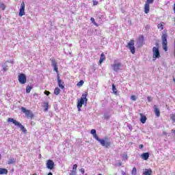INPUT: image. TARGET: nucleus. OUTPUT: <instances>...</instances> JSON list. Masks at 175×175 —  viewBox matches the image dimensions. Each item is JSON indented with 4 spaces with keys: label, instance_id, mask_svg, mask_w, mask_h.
<instances>
[{
    "label": "nucleus",
    "instance_id": "f257e3e1",
    "mask_svg": "<svg viewBox=\"0 0 175 175\" xmlns=\"http://www.w3.org/2000/svg\"><path fill=\"white\" fill-rule=\"evenodd\" d=\"M87 95H88V93L85 92L82 94L80 99H78L77 101V109L78 111H81V107H83V105H87V101L88 99H87Z\"/></svg>",
    "mask_w": 175,
    "mask_h": 175
},
{
    "label": "nucleus",
    "instance_id": "f03ea898",
    "mask_svg": "<svg viewBox=\"0 0 175 175\" xmlns=\"http://www.w3.org/2000/svg\"><path fill=\"white\" fill-rule=\"evenodd\" d=\"M93 136H94V139H96V140L99 142L100 144H101L103 146V147L109 148V147H110V146H111V142H110V141H108L107 139L105 140L103 139H100V138H99V137H98V135H96V134H94Z\"/></svg>",
    "mask_w": 175,
    "mask_h": 175
},
{
    "label": "nucleus",
    "instance_id": "7ed1b4c3",
    "mask_svg": "<svg viewBox=\"0 0 175 175\" xmlns=\"http://www.w3.org/2000/svg\"><path fill=\"white\" fill-rule=\"evenodd\" d=\"M8 122H13V124H14V125H16V126H18L20 128V129L22 131V132H23V133H27V129H25V127L24 126H23V124H21V123H20L19 122H17V120L10 118L8 119Z\"/></svg>",
    "mask_w": 175,
    "mask_h": 175
},
{
    "label": "nucleus",
    "instance_id": "20e7f679",
    "mask_svg": "<svg viewBox=\"0 0 175 175\" xmlns=\"http://www.w3.org/2000/svg\"><path fill=\"white\" fill-rule=\"evenodd\" d=\"M162 46L165 51H167V34L163 33L161 36Z\"/></svg>",
    "mask_w": 175,
    "mask_h": 175
},
{
    "label": "nucleus",
    "instance_id": "39448f33",
    "mask_svg": "<svg viewBox=\"0 0 175 175\" xmlns=\"http://www.w3.org/2000/svg\"><path fill=\"white\" fill-rule=\"evenodd\" d=\"M152 59L153 61H155L157 58H160L161 57V53H159V48L157 46H154L152 49Z\"/></svg>",
    "mask_w": 175,
    "mask_h": 175
},
{
    "label": "nucleus",
    "instance_id": "423d86ee",
    "mask_svg": "<svg viewBox=\"0 0 175 175\" xmlns=\"http://www.w3.org/2000/svg\"><path fill=\"white\" fill-rule=\"evenodd\" d=\"M154 3V0H146L144 5V12L146 14L150 12V4Z\"/></svg>",
    "mask_w": 175,
    "mask_h": 175
},
{
    "label": "nucleus",
    "instance_id": "0eeeda50",
    "mask_svg": "<svg viewBox=\"0 0 175 175\" xmlns=\"http://www.w3.org/2000/svg\"><path fill=\"white\" fill-rule=\"evenodd\" d=\"M21 111L25 114L27 118H32V117H33V115L32 114V112L31 111V110H28L27 109V108L24 107H21Z\"/></svg>",
    "mask_w": 175,
    "mask_h": 175
},
{
    "label": "nucleus",
    "instance_id": "6e6552de",
    "mask_svg": "<svg viewBox=\"0 0 175 175\" xmlns=\"http://www.w3.org/2000/svg\"><path fill=\"white\" fill-rule=\"evenodd\" d=\"M128 49H129L132 54H135V41L131 40L127 45Z\"/></svg>",
    "mask_w": 175,
    "mask_h": 175
},
{
    "label": "nucleus",
    "instance_id": "1a4fd4ad",
    "mask_svg": "<svg viewBox=\"0 0 175 175\" xmlns=\"http://www.w3.org/2000/svg\"><path fill=\"white\" fill-rule=\"evenodd\" d=\"M121 63L114 62V64H111V66L114 72H118L119 70H121Z\"/></svg>",
    "mask_w": 175,
    "mask_h": 175
},
{
    "label": "nucleus",
    "instance_id": "9d476101",
    "mask_svg": "<svg viewBox=\"0 0 175 175\" xmlns=\"http://www.w3.org/2000/svg\"><path fill=\"white\" fill-rule=\"evenodd\" d=\"M18 81L21 84H25L27 83V76L25 74L19 75Z\"/></svg>",
    "mask_w": 175,
    "mask_h": 175
},
{
    "label": "nucleus",
    "instance_id": "9b49d317",
    "mask_svg": "<svg viewBox=\"0 0 175 175\" xmlns=\"http://www.w3.org/2000/svg\"><path fill=\"white\" fill-rule=\"evenodd\" d=\"M25 14V3L24 2L21 3V8L19 10V16L20 17H23Z\"/></svg>",
    "mask_w": 175,
    "mask_h": 175
},
{
    "label": "nucleus",
    "instance_id": "f8f14e48",
    "mask_svg": "<svg viewBox=\"0 0 175 175\" xmlns=\"http://www.w3.org/2000/svg\"><path fill=\"white\" fill-rule=\"evenodd\" d=\"M46 167L50 170H53V169H54V161L52 160H48L46 161Z\"/></svg>",
    "mask_w": 175,
    "mask_h": 175
},
{
    "label": "nucleus",
    "instance_id": "ddd939ff",
    "mask_svg": "<svg viewBox=\"0 0 175 175\" xmlns=\"http://www.w3.org/2000/svg\"><path fill=\"white\" fill-rule=\"evenodd\" d=\"M57 84L62 90H65V86L64 85V81L59 79V74H57Z\"/></svg>",
    "mask_w": 175,
    "mask_h": 175
},
{
    "label": "nucleus",
    "instance_id": "4468645a",
    "mask_svg": "<svg viewBox=\"0 0 175 175\" xmlns=\"http://www.w3.org/2000/svg\"><path fill=\"white\" fill-rule=\"evenodd\" d=\"M144 42V37L143 36H140L139 39L137 40V44L139 47H142L143 46V43Z\"/></svg>",
    "mask_w": 175,
    "mask_h": 175
},
{
    "label": "nucleus",
    "instance_id": "2eb2a0df",
    "mask_svg": "<svg viewBox=\"0 0 175 175\" xmlns=\"http://www.w3.org/2000/svg\"><path fill=\"white\" fill-rule=\"evenodd\" d=\"M141 158L144 161H147V159L150 158V153L149 152L143 153L142 154H141Z\"/></svg>",
    "mask_w": 175,
    "mask_h": 175
},
{
    "label": "nucleus",
    "instance_id": "dca6fc26",
    "mask_svg": "<svg viewBox=\"0 0 175 175\" xmlns=\"http://www.w3.org/2000/svg\"><path fill=\"white\" fill-rule=\"evenodd\" d=\"M139 116L141 117L140 122L142 124H146V121H147V118L146 116L143 115V113H139Z\"/></svg>",
    "mask_w": 175,
    "mask_h": 175
},
{
    "label": "nucleus",
    "instance_id": "f3484780",
    "mask_svg": "<svg viewBox=\"0 0 175 175\" xmlns=\"http://www.w3.org/2000/svg\"><path fill=\"white\" fill-rule=\"evenodd\" d=\"M144 175H151L152 174V170L151 169H145L143 171Z\"/></svg>",
    "mask_w": 175,
    "mask_h": 175
},
{
    "label": "nucleus",
    "instance_id": "a211bd4d",
    "mask_svg": "<svg viewBox=\"0 0 175 175\" xmlns=\"http://www.w3.org/2000/svg\"><path fill=\"white\" fill-rule=\"evenodd\" d=\"M42 107H44V111H49V103L44 101L42 104Z\"/></svg>",
    "mask_w": 175,
    "mask_h": 175
},
{
    "label": "nucleus",
    "instance_id": "6ab92c4d",
    "mask_svg": "<svg viewBox=\"0 0 175 175\" xmlns=\"http://www.w3.org/2000/svg\"><path fill=\"white\" fill-rule=\"evenodd\" d=\"M154 114L157 116V117H159V116H161V112L159 111V109L157 107V105L154 106Z\"/></svg>",
    "mask_w": 175,
    "mask_h": 175
},
{
    "label": "nucleus",
    "instance_id": "aec40b11",
    "mask_svg": "<svg viewBox=\"0 0 175 175\" xmlns=\"http://www.w3.org/2000/svg\"><path fill=\"white\" fill-rule=\"evenodd\" d=\"M0 174H8V170L6 168H0Z\"/></svg>",
    "mask_w": 175,
    "mask_h": 175
},
{
    "label": "nucleus",
    "instance_id": "412c9836",
    "mask_svg": "<svg viewBox=\"0 0 175 175\" xmlns=\"http://www.w3.org/2000/svg\"><path fill=\"white\" fill-rule=\"evenodd\" d=\"M104 59H106V57H105V53H101L100 57L99 59V64H102V62H103Z\"/></svg>",
    "mask_w": 175,
    "mask_h": 175
},
{
    "label": "nucleus",
    "instance_id": "4be33fe9",
    "mask_svg": "<svg viewBox=\"0 0 175 175\" xmlns=\"http://www.w3.org/2000/svg\"><path fill=\"white\" fill-rule=\"evenodd\" d=\"M13 163H16V159H10L8 161V165H13Z\"/></svg>",
    "mask_w": 175,
    "mask_h": 175
},
{
    "label": "nucleus",
    "instance_id": "5701e85b",
    "mask_svg": "<svg viewBox=\"0 0 175 175\" xmlns=\"http://www.w3.org/2000/svg\"><path fill=\"white\" fill-rule=\"evenodd\" d=\"M61 92V90L59 89V88H55L54 90L55 95H59V93Z\"/></svg>",
    "mask_w": 175,
    "mask_h": 175
},
{
    "label": "nucleus",
    "instance_id": "b1692460",
    "mask_svg": "<svg viewBox=\"0 0 175 175\" xmlns=\"http://www.w3.org/2000/svg\"><path fill=\"white\" fill-rule=\"evenodd\" d=\"M131 174L132 175H136L137 174V170L136 169V167H133L132 171H131Z\"/></svg>",
    "mask_w": 175,
    "mask_h": 175
},
{
    "label": "nucleus",
    "instance_id": "393cba45",
    "mask_svg": "<svg viewBox=\"0 0 175 175\" xmlns=\"http://www.w3.org/2000/svg\"><path fill=\"white\" fill-rule=\"evenodd\" d=\"M5 8H6V5H5V3H0V9L1 10H5Z\"/></svg>",
    "mask_w": 175,
    "mask_h": 175
},
{
    "label": "nucleus",
    "instance_id": "a878e982",
    "mask_svg": "<svg viewBox=\"0 0 175 175\" xmlns=\"http://www.w3.org/2000/svg\"><path fill=\"white\" fill-rule=\"evenodd\" d=\"M112 90L115 95H117V88H116V85L114 84L112 85Z\"/></svg>",
    "mask_w": 175,
    "mask_h": 175
},
{
    "label": "nucleus",
    "instance_id": "bb28decb",
    "mask_svg": "<svg viewBox=\"0 0 175 175\" xmlns=\"http://www.w3.org/2000/svg\"><path fill=\"white\" fill-rule=\"evenodd\" d=\"M52 66H55L57 65V62L53 58L51 59Z\"/></svg>",
    "mask_w": 175,
    "mask_h": 175
},
{
    "label": "nucleus",
    "instance_id": "cd10ccee",
    "mask_svg": "<svg viewBox=\"0 0 175 175\" xmlns=\"http://www.w3.org/2000/svg\"><path fill=\"white\" fill-rule=\"evenodd\" d=\"M31 90H32V87L27 85V88H26V92L27 94H29V92H31Z\"/></svg>",
    "mask_w": 175,
    "mask_h": 175
},
{
    "label": "nucleus",
    "instance_id": "c85d7f7f",
    "mask_svg": "<svg viewBox=\"0 0 175 175\" xmlns=\"http://www.w3.org/2000/svg\"><path fill=\"white\" fill-rule=\"evenodd\" d=\"M170 118L172 121V122H175V113H172L170 115Z\"/></svg>",
    "mask_w": 175,
    "mask_h": 175
},
{
    "label": "nucleus",
    "instance_id": "c756f323",
    "mask_svg": "<svg viewBox=\"0 0 175 175\" xmlns=\"http://www.w3.org/2000/svg\"><path fill=\"white\" fill-rule=\"evenodd\" d=\"M157 27H158L159 29H161V31H162V29H163V25L162 23L159 24L157 25Z\"/></svg>",
    "mask_w": 175,
    "mask_h": 175
},
{
    "label": "nucleus",
    "instance_id": "7c9ffc66",
    "mask_svg": "<svg viewBox=\"0 0 175 175\" xmlns=\"http://www.w3.org/2000/svg\"><path fill=\"white\" fill-rule=\"evenodd\" d=\"M84 84V81H80L77 84V85L78 87H81V85H83Z\"/></svg>",
    "mask_w": 175,
    "mask_h": 175
},
{
    "label": "nucleus",
    "instance_id": "2f4dec72",
    "mask_svg": "<svg viewBox=\"0 0 175 175\" xmlns=\"http://www.w3.org/2000/svg\"><path fill=\"white\" fill-rule=\"evenodd\" d=\"M90 21H92V23L94 24V25H96V27H98V25L96 24V23L95 22V18H91Z\"/></svg>",
    "mask_w": 175,
    "mask_h": 175
},
{
    "label": "nucleus",
    "instance_id": "473e14b6",
    "mask_svg": "<svg viewBox=\"0 0 175 175\" xmlns=\"http://www.w3.org/2000/svg\"><path fill=\"white\" fill-rule=\"evenodd\" d=\"M53 67L55 72H57L58 75V67L57 66V64H56V66H53Z\"/></svg>",
    "mask_w": 175,
    "mask_h": 175
},
{
    "label": "nucleus",
    "instance_id": "72a5a7b5",
    "mask_svg": "<svg viewBox=\"0 0 175 175\" xmlns=\"http://www.w3.org/2000/svg\"><path fill=\"white\" fill-rule=\"evenodd\" d=\"M104 118L105 120H109V118H110V116L109 114L105 113L104 114Z\"/></svg>",
    "mask_w": 175,
    "mask_h": 175
},
{
    "label": "nucleus",
    "instance_id": "f704fd0d",
    "mask_svg": "<svg viewBox=\"0 0 175 175\" xmlns=\"http://www.w3.org/2000/svg\"><path fill=\"white\" fill-rule=\"evenodd\" d=\"M90 133H91L92 135H93V136H94V135H96V130H95V129H92L91 131H90Z\"/></svg>",
    "mask_w": 175,
    "mask_h": 175
},
{
    "label": "nucleus",
    "instance_id": "c9c22d12",
    "mask_svg": "<svg viewBox=\"0 0 175 175\" xmlns=\"http://www.w3.org/2000/svg\"><path fill=\"white\" fill-rule=\"evenodd\" d=\"M131 100L135 101V100H136V99H137V97H136V96H135V95H133L131 96Z\"/></svg>",
    "mask_w": 175,
    "mask_h": 175
},
{
    "label": "nucleus",
    "instance_id": "e433bc0d",
    "mask_svg": "<svg viewBox=\"0 0 175 175\" xmlns=\"http://www.w3.org/2000/svg\"><path fill=\"white\" fill-rule=\"evenodd\" d=\"M147 99H148V102H152V98H151V96H148Z\"/></svg>",
    "mask_w": 175,
    "mask_h": 175
},
{
    "label": "nucleus",
    "instance_id": "4c0bfd02",
    "mask_svg": "<svg viewBox=\"0 0 175 175\" xmlns=\"http://www.w3.org/2000/svg\"><path fill=\"white\" fill-rule=\"evenodd\" d=\"M44 94L45 95H46L47 96H49V95H50V92L47 91V90H45L44 91Z\"/></svg>",
    "mask_w": 175,
    "mask_h": 175
},
{
    "label": "nucleus",
    "instance_id": "58836bf2",
    "mask_svg": "<svg viewBox=\"0 0 175 175\" xmlns=\"http://www.w3.org/2000/svg\"><path fill=\"white\" fill-rule=\"evenodd\" d=\"M81 173H82V174H84V173H85V170H84V168H81Z\"/></svg>",
    "mask_w": 175,
    "mask_h": 175
},
{
    "label": "nucleus",
    "instance_id": "ea45409f",
    "mask_svg": "<svg viewBox=\"0 0 175 175\" xmlns=\"http://www.w3.org/2000/svg\"><path fill=\"white\" fill-rule=\"evenodd\" d=\"M72 169H75L76 170H77V164L73 165Z\"/></svg>",
    "mask_w": 175,
    "mask_h": 175
},
{
    "label": "nucleus",
    "instance_id": "a19ab883",
    "mask_svg": "<svg viewBox=\"0 0 175 175\" xmlns=\"http://www.w3.org/2000/svg\"><path fill=\"white\" fill-rule=\"evenodd\" d=\"M143 147H144V146L143 144H140V145L139 146V150H142V148H143Z\"/></svg>",
    "mask_w": 175,
    "mask_h": 175
},
{
    "label": "nucleus",
    "instance_id": "79ce46f5",
    "mask_svg": "<svg viewBox=\"0 0 175 175\" xmlns=\"http://www.w3.org/2000/svg\"><path fill=\"white\" fill-rule=\"evenodd\" d=\"M3 69L4 72H6L8 70V68L5 67V66H3Z\"/></svg>",
    "mask_w": 175,
    "mask_h": 175
},
{
    "label": "nucleus",
    "instance_id": "37998d69",
    "mask_svg": "<svg viewBox=\"0 0 175 175\" xmlns=\"http://www.w3.org/2000/svg\"><path fill=\"white\" fill-rule=\"evenodd\" d=\"M70 175H76V172H73V171H70Z\"/></svg>",
    "mask_w": 175,
    "mask_h": 175
},
{
    "label": "nucleus",
    "instance_id": "c03bdc74",
    "mask_svg": "<svg viewBox=\"0 0 175 175\" xmlns=\"http://www.w3.org/2000/svg\"><path fill=\"white\" fill-rule=\"evenodd\" d=\"M93 3H94V5H98V1H94Z\"/></svg>",
    "mask_w": 175,
    "mask_h": 175
},
{
    "label": "nucleus",
    "instance_id": "a18cd8bd",
    "mask_svg": "<svg viewBox=\"0 0 175 175\" xmlns=\"http://www.w3.org/2000/svg\"><path fill=\"white\" fill-rule=\"evenodd\" d=\"M77 170H75V169H74V168H72V170H71V172H75L76 173V171H77Z\"/></svg>",
    "mask_w": 175,
    "mask_h": 175
},
{
    "label": "nucleus",
    "instance_id": "49530a36",
    "mask_svg": "<svg viewBox=\"0 0 175 175\" xmlns=\"http://www.w3.org/2000/svg\"><path fill=\"white\" fill-rule=\"evenodd\" d=\"M172 133H175V130H173V129H172Z\"/></svg>",
    "mask_w": 175,
    "mask_h": 175
},
{
    "label": "nucleus",
    "instance_id": "de8ad7c7",
    "mask_svg": "<svg viewBox=\"0 0 175 175\" xmlns=\"http://www.w3.org/2000/svg\"><path fill=\"white\" fill-rule=\"evenodd\" d=\"M122 175H125L126 174H125V172H122Z\"/></svg>",
    "mask_w": 175,
    "mask_h": 175
},
{
    "label": "nucleus",
    "instance_id": "09e8293b",
    "mask_svg": "<svg viewBox=\"0 0 175 175\" xmlns=\"http://www.w3.org/2000/svg\"><path fill=\"white\" fill-rule=\"evenodd\" d=\"M2 158V156L0 154V161H1V159Z\"/></svg>",
    "mask_w": 175,
    "mask_h": 175
},
{
    "label": "nucleus",
    "instance_id": "8fccbe9b",
    "mask_svg": "<svg viewBox=\"0 0 175 175\" xmlns=\"http://www.w3.org/2000/svg\"><path fill=\"white\" fill-rule=\"evenodd\" d=\"M174 13H175V6H174Z\"/></svg>",
    "mask_w": 175,
    "mask_h": 175
},
{
    "label": "nucleus",
    "instance_id": "3c124183",
    "mask_svg": "<svg viewBox=\"0 0 175 175\" xmlns=\"http://www.w3.org/2000/svg\"><path fill=\"white\" fill-rule=\"evenodd\" d=\"M156 46H158V43L156 44Z\"/></svg>",
    "mask_w": 175,
    "mask_h": 175
},
{
    "label": "nucleus",
    "instance_id": "603ef678",
    "mask_svg": "<svg viewBox=\"0 0 175 175\" xmlns=\"http://www.w3.org/2000/svg\"><path fill=\"white\" fill-rule=\"evenodd\" d=\"M163 133H164V135H166V133L164 132Z\"/></svg>",
    "mask_w": 175,
    "mask_h": 175
},
{
    "label": "nucleus",
    "instance_id": "864d4df0",
    "mask_svg": "<svg viewBox=\"0 0 175 175\" xmlns=\"http://www.w3.org/2000/svg\"><path fill=\"white\" fill-rule=\"evenodd\" d=\"M98 175H102V174H98Z\"/></svg>",
    "mask_w": 175,
    "mask_h": 175
},
{
    "label": "nucleus",
    "instance_id": "5fc2aeb1",
    "mask_svg": "<svg viewBox=\"0 0 175 175\" xmlns=\"http://www.w3.org/2000/svg\"><path fill=\"white\" fill-rule=\"evenodd\" d=\"M174 83H175V79H174Z\"/></svg>",
    "mask_w": 175,
    "mask_h": 175
},
{
    "label": "nucleus",
    "instance_id": "6e6d98bb",
    "mask_svg": "<svg viewBox=\"0 0 175 175\" xmlns=\"http://www.w3.org/2000/svg\"><path fill=\"white\" fill-rule=\"evenodd\" d=\"M85 175H88V174H85Z\"/></svg>",
    "mask_w": 175,
    "mask_h": 175
},
{
    "label": "nucleus",
    "instance_id": "4d7b16f0",
    "mask_svg": "<svg viewBox=\"0 0 175 175\" xmlns=\"http://www.w3.org/2000/svg\"><path fill=\"white\" fill-rule=\"evenodd\" d=\"M0 18H1V16H0Z\"/></svg>",
    "mask_w": 175,
    "mask_h": 175
}]
</instances>
